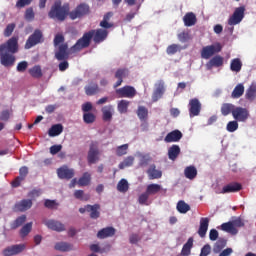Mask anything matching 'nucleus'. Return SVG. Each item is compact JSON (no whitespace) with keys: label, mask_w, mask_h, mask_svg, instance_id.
<instances>
[{"label":"nucleus","mask_w":256,"mask_h":256,"mask_svg":"<svg viewBox=\"0 0 256 256\" xmlns=\"http://www.w3.org/2000/svg\"><path fill=\"white\" fill-rule=\"evenodd\" d=\"M16 53H19V37L13 36L0 44V64L6 69H11L17 61Z\"/></svg>","instance_id":"f257e3e1"},{"label":"nucleus","mask_w":256,"mask_h":256,"mask_svg":"<svg viewBox=\"0 0 256 256\" xmlns=\"http://www.w3.org/2000/svg\"><path fill=\"white\" fill-rule=\"evenodd\" d=\"M108 35L109 31L105 29L90 30L85 32L83 36L70 48V51H72V53H79V51L87 49V47L91 45L92 39L96 44L103 43V41L107 39Z\"/></svg>","instance_id":"f03ea898"},{"label":"nucleus","mask_w":256,"mask_h":256,"mask_svg":"<svg viewBox=\"0 0 256 256\" xmlns=\"http://www.w3.org/2000/svg\"><path fill=\"white\" fill-rule=\"evenodd\" d=\"M69 4H62L61 1H56L51 6L50 11L48 12L49 19H53V21H59L63 23L70 14Z\"/></svg>","instance_id":"7ed1b4c3"},{"label":"nucleus","mask_w":256,"mask_h":256,"mask_svg":"<svg viewBox=\"0 0 256 256\" xmlns=\"http://www.w3.org/2000/svg\"><path fill=\"white\" fill-rule=\"evenodd\" d=\"M69 44H61L57 50H55V59L62 61L58 65L59 71H67L69 69Z\"/></svg>","instance_id":"20e7f679"},{"label":"nucleus","mask_w":256,"mask_h":256,"mask_svg":"<svg viewBox=\"0 0 256 256\" xmlns=\"http://www.w3.org/2000/svg\"><path fill=\"white\" fill-rule=\"evenodd\" d=\"M91 14V7L87 3H80L77 5L74 10L70 11L69 18L71 21H75V19H83V17H87V15Z\"/></svg>","instance_id":"39448f33"},{"label":"nucleus","mask_w":256,"mask_h":256,"mask_svg":"<svg viewBox=\"0 0 256 256\" xmlns=\"http://www.w3.org/2000/svg\"><path fill=\"white\" fill-rule=\"evenodd\" d=\"M44 41L45 37L43 36V31L36 29L26 40L24 49H32V47L40 45L41 43H44Z\"/></svg>","instance_id":"423d86ee"},{"label":"nucleus","mask_w":256,"mask_h":256,"mask_svg":"<svg viewBox=\"0 0 256 256\" xmlns=\"http://www.w3.org/2000/svg\"><path fill=\"white\" fill-rule=\"evenodd\" d=\"M79 213H89L90 219H99L101 217V205L99 204H87L82 208H79Z\"/></svg>","instance_id":"0eeeda50"},{"label":"nucleus","mask_w":256,"mask_h":256,"mask_svg":"<svg viewBox=\"0 0 256 256\" xmlns=\"http://www.w3.org/2000/svg\"><path fill=\"white\" fill-rule=\"evenodd\" d=\"M99 155H101V152L99 151V143L97 141H92L87 155L89 165L97 163V161H99Z\"/></svg>","instance_id":"6e6552de"},{"label":"nucleus","mask_w":256,"mask_h":256,"mask_svg":"<svg viewBox=\"0 0 256 256\" xmlns=\"http://www.w3.org/2000/svg\"><path fill=\"white\" fill-rule=\"evenodd\" d=\"M232 117L235 121L245 123L249 119V110L241 106H235Z\"/></svg>","instance_id":"1a4fd4ad"},{"label":"nucleus","mask_w":256,"mask_h":256,"mask_svg":"<svg viewBox=\"0 0 256 256\" xmlns=\"http://www.w3.org/2000/svg\"><path fill=\"white\" fill-rule=\"evenodd\" d=\"M222 47L221 44H213L202 48L201 57L202 59H211L215 53H220Z\"/></svg>","instance_id":"9d476101"},{"label":"nucleus","mask_w":256,"mask_h":256,"mask_svg":"<svg viewBox=\"0 0 256 256\" xmlns=\"http://www.w3.org/2000/svg\"><path fill=\"white\" fill-rule=\"evenodd\" d=\"M245 17V7L240 6L235 9L232 16L228 19V25H239L241 21H243Z\"/></svg>","instance_id":"9b49d317"},{"label":"nucleus","mask_w":256,"mask_h":256,"mask_svg":"<svg viewBox=\"0 0 256 256\" xmlns=\"http://www.w3.org/2000/svg\"><path fill=\"white\" fill-rule=\"evenodd\" d=\"M26 247L27 246H25V244H15V245L6 247L2 253L4 256L19 255V253H23Z\"/></svg>","instance_id":"f8f14e48"},{"label":"nucleus","mask_w":256,"mask_h":256,"mask_svg":"<svg viewBox=\"0 0 256 256\" xmlns=\"http://www.w3.org/2000/svg\"><path fill=\"white\" fill-rule=\"evenodd\" d=\"M190 117H198L201 113V102L197 98L190 99L189 104Z\"/></svg>","instance_id":"ddd939ff"},{"label":"nucleus","mask_w":256,"mask_h":256,"mask_svg":"<svg viewBox=\"0 0 256 256\" xmlns=\"http://www.w3.org/2000/svg\"><path fill=\"white\" fill-rule=\"evenodd\" d=\"M116 95L119 97H127L133 99L137 95V90L133 86H124L116 90Z\"/></svg>","instance_id":"4468645a"},{"label":"nucleus","mask_w":256,"mask_h":256,"mask_svg":"<svg viewBox=\"0 0 256 256\" xmlns=\"http://www.w3.org/2000/svg\"><path fill=\"white\" fill-rule=\"evenodd\" d=\"M57 175L59 179H67V181H69V179L75 177V170L67 166H62L57 169Z\"/></svg>","instance_id":"2eb2a0df"},{"label":"nucleus","mask_w":256,"mask_h":256,"mask_svg":"<svg viewBox=\"0 0 256 256\" xmlns=\"http://www.w3.org/2000/svg\"><path fill=\"white\" fill-rule=\"evenodd\" d=\"M155 90L152 94V101L154 103H157L161 97H163L165 93V82L163 80H160L158 83L155 84Z\"/></svg>","instance_id":"dca6fc26"},{"label":"nucleus","mask_w":256,"mask_h":256,"mask_svg":"<svg viewBox=\"0 0 256 256\" xmlns=\"http://www.w3.org/2000/svg\"><path fill=\"white\" fill-rule=\"evenodd\" d=\"M29 175V168L27 166H22L19 169V176L12 181V187L17 188L21 186V183L25 181V178Z\"/></svg>","instance_id":"f3484780"},{"label":"nucleus","mask_w":256,"mask_h":256,"mask_svg":"<svg viewBox=\"0 0 256 256\" xmlns=\"http://www.w3.org/2000/svg\"><path fill=\"white\" fill-rule=\"evenodd\" d=\"M114 77L115 79H118L117 82L114 84V89H117V87H121V85L123 84V79L129 77V69L119 68L118 70H116Z\"/></svg>","instance_id":"a211bd4d"},{"label":"nucleus","mask_w":256,"mask_h":256,"mask_svg":"<svg viewBox=\"0 0 256 256\" xmlns=\"http://www.w3.org/2000/svg\"><path fill=\"white\" fill-rule=\"evenodd\" d=\"M241 189H243V186L241 185V183H239V182H232V183H229V184L225 185L222 188L221 193L223 195H225L227 193H239V191H241Z\"/></svg>","instance_id":"6ab92c4d"},{"label":"nucleus","mask_w":256,"mask_h":256,"mask_svg":"<svg viewBox=\"0 0 256 256\" xmlns=\"http://www.w3.org/2000/svg\"><path fill=\"white\" fill-rule=\"evenodd\" d=\"M183 139V133L179 130H173L164 138L165 143H179Z\"/></svg>","instance_id":"aec40b11"},{"label":"nucleus","mask_w":256,"mask_h":256,"mask_svg":"<svg viewBox=\"0 0 256 256\" xmlns=\"http://www.w3.org/2000/svg\"><path fill=\"white\" fill-rule=\"evenodd\" d=\"M84 91L88 97H93V95H97L98 93H101V88H99V84H97V82H89L84 87Z\"/></svg>","instance_id":"412c9836"},{"label":"nucleus","mask_w":256,"mask_h":256,"mask_svg":"<svg viewBox=\"0 0 256 256\" xmlns=\"http://www.w3.org/2000/svg\"><path fill=\"white\" fill-rule=\"evenodd\" d=\"M45 225L46 227H48V229H51L52 231H57L58 233L65 231V224L57 220H47L45 222Z\"/></svg>","instance_id":"4be33fe9"},{"label":"nucleus","mask_w":256,"mask_h":256,"mask_svg":"<svg viewBox=\"0 0 256 256\" xmlns=\"http://www.w3.org/2000/svg\"><path fill=\"white\" fill-rule=\"evenodd\" d=\"M208 230H209V218L208 217L200 218V225L198 228L199 237H201L202 239L205 238Z\"/></svg>","instance_id":"5701e85b"},{"label":"nucleus","mask_w":256,"mask_h":256,"mask_svg":"<svg viewBox=\"0 0 256 256\" xmlns=\"http://www.w3.org/2000/svg\"><path fill=\"white\" fill-rule=\"evenodd\" d=\"M116 232H117V230L111 226L102 228L101 230L98 231L97 238L98 239H107L109 237H113Z\"/></svg>","instance_id":"b1692460"},{"label":"nucleus","mask_w":256,"mask_h":256,"mask_svg":"<svg viewBox=\"0 0 256 256\" xmlns=\"http://www.w3.org/2000/svg\"><path fill=\"white\" fill-rule=\"evenodd\" d=\"M33 207V201L31 199H23L20 202L15 204L16 211H28Z\"/></svg>","instance_id":"393cba45"},{"label":"nucleus","mask_w":256,"mask_h":256,"mask_svg":"<svg viewBox=\"0 0 256 256\" xmlns=\"http://www.w3.org/2000/svg\"><path fill=\"white\" fill-rule=\"evenodd\" d=\"M101 111L103 121H111L113 119V114L115 113L113 105L104 106Z\"/></svg>","instance_id":"a878e982"},{"label":"nucleus","mask_w":256,"mask_h":256,"mask_svg":"<svg viewBox=\"0 0 256 256\" xmlns=\"http://www.w3.org/2000/svg\"><path fill=\"white\" fill-rule=\"evenodd\" d=\"M206 67L208 71H211L213 67H223V57L220 55L214 56L209 62H207Z\"/></svg>","instance_id":"bb28decb"},{"label":"nucleus","mask_w":256,"mask_h":256,"mask_svg":"<svg viewBox=\"0 0 256 256\" xmlns=\"http://www.w3.org/2000/svg\"><path fill=\"white\" fill-rule=\"evenodd\" d=\"M185 27H193L197 24V16L193 12H188L183 17Z\"/></svg>","instance_id":"cd10ccee"},{"label":"nucleus","mask_w":256,"mask_h":256,"mask_svg":"<svg viewBox=\"0 0 256 256\" xmlns=\"http://www.w3.org/2000/svg\"><path fill=\"white\" fill-rule=\"evenodd\" d=\"M181 155V148L177 144H173L169 149H168V159L170 161H176L177 157Z\"/></svg>","instance_id":"c85d7f7f"},{"label":"nucleus","mask_w":256,"mask_h":256,"mask_svg":"<svg viewBox=\"0 0 256 256\" xmlns=\"http://www.w3.org/2000/svg\"><path fill=\"white\" fill-rule=\"evenodd\" d=\"M147 175L151 180L161 179V177H163V172H161V170H157V167L155 166V164H152L147 170Z\"/></svg>","instance_id":"c756f323"},{"label":"nucleus","mask_w":256,"mask_h":256,"mask_svg":"<svg viewBox=\"0 0 256 256\" xmlns=\"http://www.w3.org/2000/svg\"><path fill=\"white\" fill-rule=\"evenodd\" d=\"M54 249L56 251H62L63 253H67L69 251H73V244L68 242H58L55 244Z\"/></svg>","instance_id":"7c9ffc66"},{"label":"nucleus","mask_w":256,"mask_h":256,"mask_svg":"<svg viewBox=\"0 0 256 256\" xmlns=\"http://www.w3.org/2000/svg\"><path fill=\"white\" fill-rule=\"evenodd\" d=\"M243 93H245V86L242 83H239L233 89L231 93V98L239 99L240 97H243Z\"/></svg>","instance_id":"2f4dec72"},{"label":"nucleus","mask_w":256,"mask_h":256,"mask_svg":"<svg viewBox=\"0 0 256 256\" xmlns=\"http://www.w3.org/2000/svg\"><path fill=\"white\" fill-rule=\"evenodd\" d=\"M221 230L225 231L226 233H230V235H237L239 233V230L233 227V222L231 221L223 223L221 225Z\"/></svg>","instance_id":"473e14b6"},{"label":"nucleus","mask_w":256,"mask_h":256,"mask_svg":"<svg viewBox=\"0 0 256 256\" xmlns=\"http://www.w3.org/2000/svg\"><path fill=\"white\" fill-rule=\"evenodd\" d=\"M29 75L34 79H41L43 77V70L41 69V65H35L28 70Z\"/></svg>","instance_id":"72a5a7b5"},{"label":"nucleus","mask_w":256,"mask_h":256,"mask_svg":"<svg viewBox=\"0 0 256 256\" xmlns=\"http://www.w3.org/2000/svg\"><path fill=\"white\" fill-rule=\"evenodd\" d=\"M136 114L140 121H147L149 119V110L145 106H139Z\"/></svg>","instance_id":"f704fd0d"},{"label":"nucleus","mask_w":256,"mask_h":256,"mask_svg":"<svg viewBox=\"0 0 256 256\" xmlns=\"http://www.w3.org/2000/svg\"><path fill=\"white\" fill-rule=\"evenodd\" d=\"M184 175H185L186 179L193 181V179H195V177H197V168H195V166H187L184 169Z\"/></svg>","instance_id":"c9c22d12"},{"label":"nucleus","mask_w":256,"mask_h":256,"mask_svg":"<svg viewBox=\"0 0 256 256\" xmlns=\"http://www.w3.org/2000/svg\"><path fill=\"white\" fill-rule=\"evenodd\" d=\"M191 249H193V237H190L187 242L183 245L181 250L182 256H189L191 255Z\"/></svg>","instance_id":"e433bc0d"},{"label":"nucleus","mask_w":256,"mask_h":256,"mask_svg":"<svg viewBox=\"0 0 256 256\" xmlns=\"http://www.w3.org/2000/svg\"><path fill=\"white\" fill-rule=\"evenodd\" d=\"M235 111V105L231 103H224L221 106V114L224 117H227V115H233V112Z\"/></svg>","instance_id":"4c0bfd02"},{"label":"nucleus","mask_w":256,"mask_h":256,"mask_svg":"<svg viewBox=\"0 0 256 256\" xmlns=\"http://www.w3.org/2000/svg\"><path fill=\"white\" fill-rule=\"evenodd\" d=\"M61 133H63L62 124H55L48 131L49 137H57L58 135H61Z\"/></svg>","instance_id":"58836bf2"},{"label":"nucleus","mask_w":256,"mask_h":256,"mask_svg":"<svg viewBox=\"0 0 256 256\" xmlns=\"http://www.w3.org/2000/svg\"><path fill=\"white\" fill-rule=\"evenodd\" d=\"M91 183V174L85 172L78 180L79 187H87Z\"/></svg>","instance_id":"ea45409f"},{"label":"nucleus","mask_w":256,"mask_h":256,"mask_svg":"<svg viewBox=\"0 0 256 256\" xmlns=\"http://www.w3.org/2000/svg\"><path fill=\"white\" fill-rule=\"evenodd\" d=\"M176 209L178 211V213H188V211H191V206H189V204H187L185 201L180 200L177 203Z\"/></svg>","instance_id":"a19ab883"},{"label":"nucleus","mask_w":256,"mask_h":256,"mask_svg":"<svg viewBox=\"0 0 256 256\" xmlns=\"http://www.w3.org/2000/svg\"><path fill=\"white\" fill-rule=\"evenodd\" d=\"M245 97H246V99H248V101H255V99H256V84L250 85V87L246 91Z\"/></svg>","instance_id":"79ce46f5"},{"label":"nucleus","mask_w":256,"mask_h":256,"mask_svg":"<svg viewBox=\"0 0 256 256\" xmlns=\"http://www.w3.org/2000/svg\"><path fill=\"white\" fill-rule=\"evenodd\" d=\"M243 67V63L241 62V59L235 58L230 63V69L231 71H234L235 73H239L241 71V68Z\"/></svg>","instance_id":"37998d69"},{"label":"nucleus","mask_w":256,"mask_h":256,"mask_svg":"<svg viewBox=\"0 0 256 256\" xmlns=\"http://www.w3.org/2000/svg\"><path fill=\"white\" fill-rule=\"evenodd\" d=\"M133 163H135V157L128 156L118 165V167L119 169H126V167H133Z\"/></svg>","instance_id":"c03bdc74"},{"label":"nucleus","mask_w":256,"mask_h":256,"mask_svg":"<svg viewBox=\"0 0 256 256\" xmlns=\"http://www.w3.org/2000/svg\"><path fill=\"white\" fill-rule=\"evenodd\" d=\"M226 246H227V240H225L224 238H220L214 244L213 251H214V253H219Z\"/></svg>","instance_id":"a18cd8bd"},{"label":"nucleus","mask_w":256,"mask_h":256,"mask_svg":"<svg viewBox=\"0 0 256 256\" xmlns=\"http://www.w3.org/2000/svg\"><path fill=\"white\" fill-rule=\"evenodd\" d=\"M117 191H119V193H127V191H129V182L125 179H121L117 184Z\"/></svg>","instance_id":"49530a36"},{"label":"nucleus","mask_w":256,"mask_h":256,"mask_svg":"<svg viewBox=\"0 0 256 256\" xmlns=\"http://www.w3.org/2000/svg\"><path fill=\"white\" fill-rule=\"evenodd\" d=\"M161 191V185L159 184H149L146 188V193L148 195H157Z\"/></svg>","instance_id":"de8ad7c7"},{"label":"nucleus","mask_w":256,"mask_h":256,"mask_svg":"<svg viewBox=\"0 0 256 256\" xmlns=\"http://www.w3.org/2000/svg\"><path fill=\"white\" fill-rule=\"evenodd\" d=\"M183 48L179 44H171L166 48L167 55H175V53L181 52Z\"/></svg>","instance_id":"09e8293b"},{"label":"nucleus","mask_w":256,"mask_h":256,"mask_svg":"<svg viewBox=\"0 0 256 256\" xmlns=\"http://www.w3.org/2000/svg\"><path fill=\"white\" fill-rule=\"evenodd\" d=\"M97 119V116L93 114L92 112H86L83 114V121L86 123V125H91V123H95V120Z\"/></svg>","instance_id":"8fccbe9b"},{"label":"nucleus","mask_w":256,"mask_h":256,"mask_svg":"<svg viewBox=\"0 0 256 256\" xmlns=\"http://www.w3.org/2000/svg\"><path fill=\"white\" fill-rule=\"evenodd\" d=\"M117 109L121 114L127 113L128 109H129V101L128 100H120L118 102Z\"/></svg>","instance_id":"3c124183"},{"label":"nucleus","mask_w":256,"mask_h":256,"mask_svg":"<svg viewBox=\"0 0 256 256\" xmlns=\"http://www.w3.org/2000/svg\"><path fill=\"white\" fill-rule=\"evenodd\" d=\"M75 199H79L80 201H89L90 196L89 194H85L83 190H76L74 192Z\"/></svg>","instance_id":"603ef678"},{"label":"nucleus","mask_w":256,"mask_h":256,"mask_svg":"<svg viewBox=\"0 0 256 256\" xmlns=\"http://www.w3.org/2000/svg\"><path fill=\"white\" fill-rule=\"evenodd\" d=\"M25 221H27V216L22 215V216L18 217V218L11 224V229H18V227H21V225H23V223H25Z\"/></svg>","instance_id":"864d4df0"},{"label":"nucleus","mask_w":256,"mask_h":256,"mask_svg":"<svg viewBox=\"0 0 256 256\" xmlns=\"http://www.w3.org/2000/svg\"><path fill=\"white\" fill-rule=\"evenodd\" d=\"M129 149V144H123L116 148V155L118 157H123V155H127V151Z\"/></svg>","instance_id":"5fc2aeb1"},{"label":"nucleus","mask_w":256,"mask_h":256,"mask_svg":"<svg viewBox=\"0 0 256 256\" xmlns=\"http://www.w3.org/2000/svg\"><path fill=\"white\" fill-rule=\"evenodd\" d=\"M226 129L229 133H235V131L239 129V123L237 120L230 121L228 122Z\"/></svg>","instance_id":"6e6d98bb"},{"label":"nucleus","mask_w":256,"mask_h":256,"mask_svg":"<svg viewBox=\"0 0 256 256\" xmlns=\"http://www.w3.org/2000/svg\"><path fill=\"white\" fill-rule=\"evenodd\" d=\"M54 47H58L60 45H65V36H63V34H56L55 37H54Z\"/></svg>","instance_id":"4d7b16f0"},{"label":"nucleus","mask_w":256,"mask_h":256,"mask_svg":"<svg viewBox=\"0 0 256 256\" xmlns=\"http://www.w3.org/2000/svg\"><path fill=\"white\" fill-rule=\"evenodd\" d=\"M31 229H33V222H29L26 225H24L20 230V235L22 237H27V234L31 233Z\"/></svg>","instance_id":"13d9d810"},{"label":"nucleus","mask_w":256,"mask_h":256,"mask_svg":"<svg viewBox=\"0 0 256 256\" xmlns=\"http://www.w3.org/2000/svg\"><path fill=\"white\" fill-rule=\"evenodd\" d=\"M15 23H10L6 26V28L4 29V37H11V35H13V32L15 31Z\"/></svg>","instance_id":"bf43d9fd"},{"label":"nucleus","mask_w":256,"mask_h":256,"mask_svg":"<svg viewBox=\"0 0 256 256\" xmlns=\"http://www.w3.org/2000/svg\"><path fill=\"white\" fill-rule=\"evenodd\" d=\"M27 67H29V63L27 61H21L18 63L16 70L18 73H25V71H27Z\"/></svg>","instance_id":"052dcab7"},{"label":"nucleus","mask_w":256,"mask_h":256,"mask_svg":"<svg viewBox=\"0 0 256 256\" xmlns=\"http://www.w3.org/2000/svg\"><path fill=\"white\" fill-rule=\"evenodd\" d=\"M58 205L59 204L55 200L47 199L44 202V207H46V209H57Z\"/></svg>","instance_id":"680f3d73"},{"label":"nucleus","mask_w":256,"mask_h":256,"mask_svg":"<svg viewBox=\"0 0 256 256\" xmlns=\"http://www.w3.org/2000/svg\"><path fill=\"white\" fill-rule=\"evenodd\" d=\"M25 19L27 21H33L35 19V12L33 11V8H28L25 11Z\"/></svg>","instance_id":"e2e57ef3"},{"label":"nucleus","mask_w":256,"mask_h":256,"mask_svg":"<svg viewBox=\"0 0 256 256\" xmlns=\"http://www.w3.org/2000/svg\"><path fill=\"white\" fill-rule=\"evenodd\" d=\"M83 113H91L93 111V104L91 102H86L82 104Z\"/></svg>","instance_id":"0e129e2a"},{"label":"nucleus","mask_w":256,"mask_h":256,"mask_svg":"<svg viewBox=\"0 0 256 256\" xmlns=\"http://www.w3.org/2000/svg\"><path fill=\"white\" fill-rule=\"evenodd\" d=\"M41 193V189H33L28 193V197H30V199H35L37 197H41Z\"/></svg>","instance_id":"69168bd1"},{"label":"nucleus","mask_w":256,"mask_h":256,"mask_svg":"<svg viewBox=\"0 0 256 256\" xmlns=\"http://www.w3.org/2000/svg\"><path fill=\"white\" fill-rule=\"evenodd\" d=\"M10 118H11V113L9 112V110H3L0 113V121H9Z\"/></svg>","instance_id":"338daca9"},{"label":"nucleus","mask_w":256,"mask_h":256,"mask_svg":"<svg viewBox=\"0 0 256 256\" xmlns=\"http://www.w3.org/2000/svg\"><path fill=\"white\" fill-rule=\"evenodd\" d=\"M211 253V245L206 244L202 247L200 256H207Z\"/></svg>","instance_id":"774afa93"}]
</instances>
